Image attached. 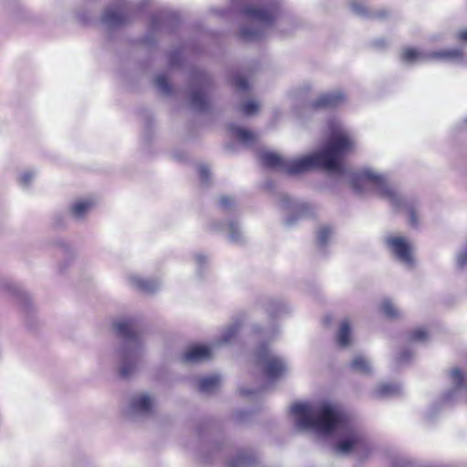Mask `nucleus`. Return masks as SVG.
<instances>
[{
	"label": "nucleus",
	"mask_w": 467,
	"mask_h": 467,
	"mask_svg": "<svg viewBox=\"0 0 467 467\" xmlns=\"http://www.w3.org/2000/svg\"><path fill=\"white\" fill-rule=\"evenodd\" d=\"M327 128L329 134L324 146L301 158L287 159L285 172L296 175L315 168H322L330 173L348 175L356 193L366 195L370 192H377L395 210L407 213L410 226L418 227L420 209L418 199L401 195L385 174L373 169L365 168L348 174L343 164V159L355 150L357 144L355 135L337 119L329 120Z\"/></svg>",
	"instance_id": "obj_1"
},
{
	"label": "nucleus",
	"mask_w": 467,
	"mask_h": 467,
	"mask_svg": "<svg viewBox=\"0 0 467 467\" xmlns=\"http://www.w3.org/2000/svg\"><path fill=\"white\" fill-rule=\"evenodd\" d=\"M290 411L299 431H311L324 437L335 434L337 439L334 447L336 453L342 456L354 453L360 460L371 453L365 434L338 406L329 401L297 402L292 405Z\"/></svg>",
	"instance_id": "obj_2"
},
{
	"label": "nucleus",
	"mask_w": 467,
	"mask_h": 467,
	"mask_svg": "<svg viewBox=\"0 0 467 467\" xmlns=\"http://www.w3.org/2000/svg\"><path fill=\"white\" fill-rule=\"evenodd\" d=\"M113 328L122 339L120 347L115 351L119 373L122 378H129L139 369L145 351L139 332V318L133 316L119 317L113 322Z\"/></svg>",
	"instance_id": "obj_3"
},
{
	"label": "nucleus",
	"mask_w": 467,
	"mask_h": 467,
	"mask_svg": "<svg viewBox=\"0 0 467 467\" xmlns=\"http://www.w3.org/2000/svg\"><path fill=\"white\" fill-rule=\"evenodd\" d=\"M264 307L272 324L266 328L254 326L253 330L260 336L262 340H273L279 334V328L275 321L288 316L292 312V307L284 299L276 297L267 299Z\"/></svg>",
	"instance_id": "obj_4"
},
{
	"label": "nucleus",
	"mask_w": 467,
	"mask_h": 467,
	"mask_svg": "<svg viewBox=\"0 0 467 467\" xmlns=\"http://www.w3.org/2000/svg\"><path fill=\"white\" fill-rule=\"evenodd\" d=\"M210 86V78L202 70L194 69L190 79L188 99L192 109L197 112L204 113L209 109L206 91Z\"/></svg>",
	"instance_id": "obj_5"
},
{
	"label": "nucleus",
	"mask_w": 467,
	"mask_h": 467,
	"mask_svg": "<svg viewBox=\"0 0 467 467\" xmlns=\"http://www.w3.org/2000/svg\"><path fill=\"white\" fill-rule=\"evenodd\" d=\"M255 362L269 381L280 378L286 369L285 361L281 357L273 354L264 341L255 350Z\"/></svg>",
	"instance_id": "obj_6"
},
{
	"label": "nucleus",
	"mask_w": 467,
	"mask_h": 467,
	"mask_svg": "<svg viewBox=\"0 0 467 467\" xmlns=\"http://www.w3.org/2000/svg\"><path fill=\"white\" fill-rule=\"evenodd\" d=\"M157 405V396L150 392L133 394L129 401L126 415L132 420H146L153 416Z\"/></svg>",
	"instance_id": "obj_7"
},
{
	"label": "nucleus",
	"mask_w": 467,
	"mask_h": 467,
	"mask_svg": "<svg viewBox=\"0 0 467 467\" xmlns=\"http://www.w3.org/2000/svg\"><path fill=\"white\" fill-rule=\"evenodd\" d=\"M279 203L283 209L291 212L284 220L287 227L294 226L300 219L312 217L316 213L315 207L311 203L293 200L285 193L280 194Z\"/></svg>",
	"instance_id": "obj_8"
},
{
	"label": "nucleus",
	"mask_w": 467,
	"mask_h": 467,
	"mask_svg": "<svg viewBox=\"0 0 467 467\" xmlns=\"http://www.w3.org/2000/svg\"><path fill=\"white\" fill-rule=\"evenodd\" d=\"M383 241L386 247L400 263L406 267H412L414 260L411 248L404 237L387 234L383 237Z\"/></svg>",
	"instance_id": "obj_9"
},
{
	"label": "nucleus",
	"mask_w": 467,
	"mask_h": 467,
	"mask_svg": "<svg viewBox=\"0 0 467 467\" xmlns=\"http://www.w3.org/2000/svg\"><path fill=\"white\" fill-rule=\"evenodd\" d=\"M451 380L452 387L442 395L441 399L442 404H453L467 399V384L459 368L451 370Z\"/></svg>",
	"instance_id": "obj_10"
},
{
	"label": "nucleus",
	"mask_w": 467,
	"mask_h": 467,
	"mask_svg": "<svg viewBox=\"0 0 467 467\" xmlns=\"http://www.w3.org/2000/svg\"><path fill=\"white\" fill-rule=\"evenodd\" d=\"M210 227L214 232L225 233L228 240L237 245L244 244L246 238L240 223L236 220H230L226 223L220 221H213Z\"/></svg>",
	"instance_id": "obj_11"
},
{
	"label": "nucleus",
	"mask_w": 467,
	"mask_h": 467,
	"mask_svg": "<svg viewBox=\"0 0 467 467\" xmlns=\"http://www.w3.org/2000/svg\"><path fill=\"white\" fill-rule=\"evenodd\" d=\"M130 7L126 4H118L107 7L102 16V23L109 27H118L129 20Z\"/></svg>",
	"instance_id": "obj_12"
},
{
	"label": "nucleus",
	"mask_w": 467,
	"mask_h": 467,
	"mask_svg": "<svg viewBox=\"0 0 467 467\" xmlns=\"http://www.w3.org/2000/svg\"><path fill=\"white\" fill-rule=\"evenodd\" d=\"M54 245L57 248L62 259L57 265V269L60 274H66L73 265L76 257V249L65 239L58 238L55 240Z\"/></svg>",
	"instance_id": "obj_13"
},
{
	"label": "nucleus",
	"mask_w": 467,
	"mask_h": 467,
	"mask_svg": "<svg viewBox=\"0 0 467 467\" xmlns=\"http://www.w3.org/2000/svg\"><path fill=\"white\" fill-rule=\"evenodd\" d=\"M346 99V94L341 89H336L320 95L309 107L313 109L334 108L343 104Z\"/></svg>",
	"instance_id": "obj_14"
},
{
	"label": "nucleus",
	"mask_w": 467,
	"mask_h": 467,
	"mask_svg": "<svg viewBox=\"0 0 467 467\" xmlns=\"http://www.w3.org/2000/svg\"><path fill=\"white\" fill-rule=\"evenodd\" d=\"M214 349L212 344L211 346H194L182 355V360L191 364L206 361L212 358Z\"/></svg>",
	"instance_id": "obj_15"
},
{
	"label": "nucleus",
	"mask_w": 467,
	"mask_h": 467,
	"mask_svg": "<svg viewBox=\"0 0 467 467\" xmlns=\"http://www.w3.org/2000/svg\"><path fill=\"white\" fill-rule=\"evenodd\" d=\"M130 285L144 294H153L161 287V282L158 279L145 278L139 275H131L129 276Z\"/></svg>",
	"instance_id": "obj_16"
},
{
	"label": "nucleus",
	"mask_w": 467,
	"mask_h": 467,
	"mask_svg": "<svg viewBox=\"0 0 467 467\" xmlns=\"http://www.w3.org/2000/svg\"><path fill=\"white\" fill-rule=\"evenodd\" d=\"M258 455L252 449H241L231 459L229 467H251L257 463Z\"/></svg>",
	"instance_id": "obj_17"
},
{
	"label": "nucleus",
	"mask_w": 467,
	"mask_h": 467,
	"mask_svg": "<svg viewBox=\"0 0 467 467\" xmlns=\"http://www.w3.org/2000/svg\"><path fill=\"white\" fill-rule=\"evenodd\" d=\"M350 10L361 18H385L389 15V11L385 9L371 11L365 5L359 2L351 1L349 3Z\"/></svg>",
	"instance_id": "obj_18"
},
{
	"label": "nucleus",
	"mask_w": 467,
	"mask_h": 467,
	"mask_svg": "<svg viewBox=\"0 0 467 467\" xmlns=\"http://www.w3.org/2000/svg\"><path fill=\"white\" fill-rule=\"evenodd\" d=\"M264 166L269 169H275L282 171H285L286 160L272 151H264L260 155Z\"/></svg>",
	"instance_id": "obj_19"
},
{
	"label": "nucleus",
	"mask_w": 467,
	"mask_h": 467,
	"mask_svg": "<svg viewBox=\"0 0 467 467\" xmlns=\"http://www.w3.org/2000/svg\"><path fill=\"white\" fill-rule=\"evenodd\" d=\"M93 202L90 200H78L71 204L69 213L74 220L78 222L83 221L93 207Z\"/></svg>",
	"instance_id": "obj_20"
},
{
	"label": "nucleus",
	"mask_w": 467,
	"mask_h": 467,
	"mask_svg": "<svg viewBox=\"0 0 467 467\" xmlns=\"http://www.w3.org/2000/svg\"><path fill=\"white\" fill-rule=\"evenodd\" d=\"M163 18V14L154 15L151 16L150 24V33L146 35L142 39V42L145 46L151 47L156 44L155 33H157L161 29Z\"/></svg>",
	"instance_id": "obj_21"
},
{
	"label": "nucleus",
	"mask_w": 467,
	"mask_h": 467,
	"mask_svg": "<svg viewBox=\"0 0 467 467\" xmlns=\"http://www.w3.org/2000/svg\"><path fill=\"white\" fill-rule=\"evenodd\" d=\"M349 367L351 370L361 375L369 376L373 373L371 362L362 355L354 357Z\"/></svg>",
	"instance_id": "obj_22"
},
{
	"label": "nucleus",
	"mask_w": 467,
	"mask_h": 467,
	"mask_svg": "<svg viewBox=\"0 0 467 467\" xmlns=\"http://www.w3.org/2000/svg\"><path fill=\"white\" fill-rule=\"evenodd\" d=\"M431 57L434 58L447 59L454 61L460 65L467 64V57L465 54L460 49H448L438 52H433Z\"/></svg>",
	"instance_id": "obj_23"
},
{
	"label": "nucleus",
	"mask_w": 467,
	"mask_h": 467,
	"mask_svg": "<svg viewBox=\"0 0 467 467\" xmlns=\"http://www.w3.org/2000/svg\"><path fill=\"white\" fill-rule=\"evenodd\" d=\"M239 324L237 322L230 324L223 332L221 337L214 340L212 345L215 349L231 343V341L236 337L239 331Z\"/></svg>",
	"instance_id": "obj_24"
},
{
	"label": "nucleus",
	"mask_w": 467,
	"mask_h": 467,
	"mask_svg": "<svg viewBox=\"0 0 467 467\" xmlns=\"http://www.w3.org/2000/svg\"><path fill=\"white\" fill-rule=\"evenodd\" d=\"M401 391L402 388L398 383H383L373 391V396L376 398H389L399 396Z\"/></svg>",
	"instance_id": "obj_25"
},
{
	"label": "nucleus",
	"mask_w": 467,
	"mask_h": 467,
	"mask_svg": "<svg viewBox=\"0 0 467 467\" xmlns=\"http://www.w3.org/2000/svg\"><path fill=\"white\" fill-rule=\"evenodd\" d=\"M221 378L219 375H211L201 378L198 381L199 391L203 394L214 392L220 386Z\"/></svg>",
	"instance_id": "obj_26"
},
{
	"label": "nucleus",
	"mask_w": 467,
	"mask_h": 467,
	"mask_svg": "<svg viewBox=\"0 0 467 467\" xmlns=\"http://www.w3.org/2000/svg\"><path fill=\"white\" fill-rule=\"evenodd\" d=\"M0 291L19 299H25L26 297V293L17 284L6 278L0 279Z\"/></svg>",
	"instance_id": "obj_27"
},
{
	"label": "nucleus",
	"mask_w": 467,
	"mask_h": 467,
	"mask_svg": "<svg viewBox=\"0 0 467 467\" xmlns=\"http://www.w3.org/2000/svg\"><path fill=\"white\" fill-rule=\"evenodd\" d=\"M229 130L234 137L244 145H251L255 140L254 134L243 127L231 124Z\"/></svg>",
	"instance_id": "obj_28"
},
{
	"label": "nucleus",
	"mask_w": 467,
	"mask_h": 467,
	"mask_svg": "<svg viewBox=\"0 0 467 467\" xmlns=\"http://www.w3.org/2000/svg\"><path fill=\"white\" fill-rule=\"evenodd\" d=\"M350 331L348 320H343L337 334V342L339 347L347 348L350 345Z\"/></svg>",
	"instance_id": "obj_29"
},
{
	"label": "nucleus",
	"mask_w": 467,
	"mask_h": 467,
	"mask_svg": "<svg viewBox=\"0 0 467 467\" xmlns=\"http://www.w3.org/2000/svg\"><path fill=\"white\" fill-rule=\"evenodd\" d=\"M154 85L156 87V88L159 90V92H161L162 95H165V96H171L172 95L173 93V88L172 86L169 83L167 78L165 75L163 74H160V75H157L155 78H154Z\"/></svg>",
	"instance_id": "obj_30"
},
{
	"label": "nucleus",
	"mask_w": 467,
	"mask_h": 467,
	"mask_svg": "<svg viewBox=\"0 0 467 467\" xmlns=\"http://www.w3.org/2000/svg\"><path fill=\"white\" fill-rule=\"evenodd\" d=\"M333 234V228L330 225L321 226L317 234V240L319 247L324 248L327 245Z\"/></svg>",
	"instance_id": "obj_31"
},
{
	"label": "nucleus",
	"mask_w": 467,
	"mask_h": 467,
	"mask_svg": "<svg viewBox=\"0 0 467 467\" xmlns=\"http://www.w3.org/2000/svg\"><path fill=\"white\" fill-rule=\"evenodd\" d=\"M401 58L404 62L413 64L425 58V55L414 48H406L402 52Z\"/></svg>",
	"instance_id": "obj_32"
},
{
	"label": "nucleus",
	"mask_w": 467,
	"mask_h": 467,
	"mask_svg": "<svg viewBox=\"0 0 467 467\" xmlns=\"http://www.w3.org/2000/svg\"><path fill=\"white\" fill-rule=\"evenodd\" d=\"M381 311L389 318L399 317V309L390 299H384L381 303Z\"/></svg>",
	"instance_id": "obj_33"
},
{
	"label": "nucleus",
	"mask_w": 467,
	"mask_h": 467,
	"mask_svg": "<svg viewBox=\"0 0 467 467\" xmlns=\"http://www.w3.org/2000/svg\"><path fill=\"white\" fill-rule=\"evenodd\" d=\"M36 174L37 171L34 169H26L21 171L18 177L20 185L25 188L29 187Z\"/></svg>",
	"instance_id": "obj_34"
},
{
	"label": "nucleus",
	"mask_w": 467,
	"mask_h": 467,
	"mask_svg": "<svg viewBox=\"0 0 467 467\" xmlns=\"http://www.w3.org/2000/svg\"><path fill=\"white\" fill-rule=\"evenodd\" d=\"M235 204V201L232 196L224 195L219 199V207L224 213L234 211Z\"/></svg>",
	"instance_id": "obj_35"
},
{
	"label": "nucleus",
	"mask_w": 467,
	"mask_h": 467,
	"mask_svg": "<svg viewBox=\"0 0 467 467\" xmlns=\"http://www.w3.org/2000/svg\"><path fill=\"white\" fill-rule=\"evenodd\" d=\"M240 111L246 116H252L258 110V104L254 100H248L239 107Z\"/></svg>",
	"instance_id": "obj_36"
},
{
	"label": "nucleus",
	"mask_w": 467,
	"mask_h": 467,
	"mask_svg": "<svg viewBox=\"0 0 467 467\" xmlns=\"http://www.w3.org/2000/svg\"><path fill=\"white\" fill-rule=\"evenodd\" d=\"M194 262L197 275L201 277L202 269H204V267L208 265L209 259L202 254H197L194 255Z\"/></svg>",
	"instance_id": "obj_37"
},
{
	"label": "nucleus",
	"mask_w": 467,
	"mask_h": 467,
	"mask_svg": "<svg viewBox=\"0 0 467 467\" xmlns=\"http://www.w3.org/2000/svg\"><path fill=\"white\" fill-rule=\"evenodd\" d=\"M413 351L410 348H404L397 357V363L399 365L408 364L413 358Z\"/></svg>",
	"instance_id": "obj_38"
},
{
	"label": "nucleus",
	"mask_w": 467,
	"mask_h": 467,
	"mask_svg": "<svg viewBox=\"0 0 467 467\" xmlns=\"http://www.w3.org/2000/svg\"><path fill=\"white\" fill-rule=\"evenodd\" d=\"M168 60L171 67H179L182 61V51L180 49L171 51L168 56Z\"/></svg>",
	"instance_id": "obj_39"
},
{
	"label": "nucleus",
	"mask_w": 467,
	"mask_h": 467,
	"mask_svg": "<svg viewBox=\"0 0 467 467\" xmlns=\"http://www.w3.org/2000/svg\"><path fill=\"white\" fill-rule=\"evenodd\" d=\"M233 85L241 91H246L249 88L247 79L243 76H235L232 78Z\"/></svg>",
	"instance_id": "obj_40"
},
{
	"label": "nucleus",
	"mask_w": 467,
	"mask_h": 467,
	"mask_svg": "<svg viewBox=\"0 0 467 467\" xmlns=\"http://www.w3.org/2000/svg\"><path fill=\"white\" fill-rule=\"evenodd\" d=\"M427 338V333L422 328H418L410 333L409 339L410 341L420 342Z\"/></svg>",
	"instance_id": "obj_41"
},
{
	"label": "nucleus",
	"mask_w": 467,
	"mask_h": 467,
	"mask_svg": "<svg viewBox=\"0 0 467 467\" xmlns=\"http://www.w3.org/2000/svg\"><path fill=\"white\" fill-rule=\"evenodd\" d=\"M198 173H199L201 182L203 184H208L209 181H210V175H211L209 167L207 165H203V164L200 165L198 168Z\"/></svg>",
	"instance_id": "obj_42"
},
{
	"label": "nucleus",
	"mask_w": 467,
	"mask_h": 467,
	"mask_svg": "<svg viewBox=\"0 0 467 467\" xmlns=\"http://www.w3.org/2000/svg\"><path fill=\"white\" fill-rule=\"evenodd\" d=\"M457 263L460 267H463L467 265V246L459 253Z\"/></svg>",
	"instance_id": "obj_43"
},
{
	"label": "nucleus",
	"mask_w": 467,
	"mask_h": 467,
	"mask_svg": "<svg viewBox=\"0 0 467 467\" xmlns=\"http://www.w3.org/2000/svg\"><path fill=\"white\" fill-rule=\"evenodd\" d=\"M249 416V414L245 411H237L234 415L235 420L239 422H243L246 420V418Z\"/></svg>",
	"instance_id": "obj_44"
},
{
	"label": "nucleus",
	"mask_w": 467,
	"mask_h": 467,
	"mask_svg": "<svg viewBox=\"0 0 467 467\" xmlns=\"http://www.w3.org/2000/svg\"><path fill=\"white\" fill-rule=\"evenodd\" d=\"M458 38L461 41L467 42V29H462L458 33Z\"/></svg>",
	"instance_id": "obj_45"
},
{
	"label": "nucleus",
	"mask_w": 467,
	"mask_h": 467,
	"mask_svg": "<svg viewBox=\"0 0 467 467\" xmlns=\"http://www.w3.org/2000/svg\"><path fill=\"white\" fill-rule=\"evenodd\" d=\"M240 392L242 395H244V396H252V395L255 394L256 391L253 389H241Z\"/></svg>",
	"instance_id": "obj_46"
},
{
	"label": "nucleus",
	"mask_w": 467,
	"mask_h": 467,
	"mask_svg": "<svg viewBox=\"0 0 467 467\" xmlns=\"http://www.w3.org/2000/svg\"><path fill=\"white\" fill-rule=\"evenodd\" d=\"M172 155H173V158L179 161H182L186 158V154L184 152H180V153L174 152Z\"/></svg>",
	"instance_id": "obj_47"
},
{
	"label": "nucleus",
	"mask_w": 467,
	"mask_h": 467,
	"mask_svg": "<svg viewBox=\"0 0 467 467\" xmlns=\"http://www.w3.org/2000/svg\"><path fill=\"white\" fill-rule=\"evenodd\" d=\"M149 3V0H142L141 2H140L137 5V9L138 10H141L145 5H147Z\"/></svg>",
	"instance_id": "obj_48"
},
{
	"label": "nucleus",
	"mask_w": 467,
	"mask_h": 467,
	"mask_svg": "<svg viewBox=\"0 0 467 467\" xmlns=\"http://www.w3.org/2000/svg\"><path fill=\"white\" fill-rule=\"evenodd\" d=\"M303 88L306 89V90H309L310 89V85L309 84H305L303 86Z\"/></svg>",
	"instance_id": "obj_49"
},
{
	"label": "nucleus",
	"mask_w": 467,
	"mask_h": 467,
	"mask_svg": "<svg viewBox=\"0 0 467 467\" xmlns=\"http://www.w3.org/2000/svg\"><path fill=\"white\" fill-rule=\"evenodd\" d=\"M376 45L379 47H381L384 45V43H383V41H378V42H376Z\"/></svg>",
	"instance_id": "obj_50"
},
{
	"label": "nucleus",
	"mask_w": 467,
	"mask_h": 467,
	"mask_svg": "<svg viewBox=\"0 0 467 467\" xmlns=\"http://www.w3.org/2000/svg\"><path fill=\"white\" fill-rule=\"evenodd\" d=\"M428 416H429V418L431 419L434 417V413L432 411H430Z\"/></svg>",
	"instance_id": "obj_51"
}]
</instances>
